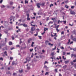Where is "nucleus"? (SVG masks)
Returning <instances> with one entry per match:
<instances>
[{
  "label": "nucleus",
  "mask_w": 76,
  "mask_h": 76,
  "mask_svg": "<svg viewBox=\"0 0 76 76\" xmlns=\"http://www.w3.org/2000/svg\"><path fill=\"white\" fill-rule=\"evenodd\" d=\"M69 10H70V13L71 15H74L75 14H76L75 12L73 11H72V10L69 9Z\"/></svg>",
  "instance_id": "nucleus-1"
},
{
  "label": "nucleus",
  "mask_w": 76,
  "mask_h": 76,
  "mask_svg": "<svg viewBox=\"0 0 76 76\" xmlns=\"http://www.w3.org/2000/svg\"><path fill=\"white\" fill-rule=\"evenodd\" d=\"M17 64H18V63L17 62L15 63V61H12V66H14V65L16 66V65H17Z\"/></svg>",
  "instance_id": "nucleus-2"
},
{
  "label": "nucleus",
  "mask_w": 76,
  "mask_h": 76,
  "mask_svg": "<svg viewBox=\"0 0 76 76\" xmlns=\"http://www.w3.org/2000/svg\"><path fill=\"white\" fill-rule=\"evenodd\" d=\"M26 15L27 16V20H31V19L30 18H29V14H27Z\"/></svg>",
  "instance_id": "nucleus-3"
},
{
  "label": "nucleus",
  "mask_w": 76,
  "mask_h": 76,
  "mask_svg": "<svg viewBox=\"0 0 76 76\" xmlns=\"http://www.w3.org/2000/svg\"><path fill=\"white\" fill-rule=\"evenodd\" d=\"M37 7L38 8H40V3L37 4Z\"/></svg>",
  "instance_id": "nucleus-4"
},
{
  "label": "nucleus",
  "mask_w": 76,
  "mask_h": 76,
  "mask_svg": "<svg viewBox=\"0 0 76 76\" xmlns=\"http://www.w3.org/2000/svg\"><path fill=\"white\" fill-rule=\"evenodd\" d=\"M32 39H28V43H30V42H31V41H32Z\"/></svg>",
  "instance_id": "nucleus-5"
},
{
  "label": "nucleus",
  "mask_w": 76,
  "mask_h": 76,
  "mask_svg": "<svg viewBox=\"0 0 76 76\" xmlns=\"http://www.w3.org/2000/svg\"><path fill=\"white\" fill-rule=\"evenodd\" d=\"M44 68L46 69V70H48V67L47 66H46L45 65L44 66Z\"/></svg>",
  "instance_id": "nucleus-6"
},
{
  "label": "nucleus",
  "mask_w": 76,
  "mask_h": 76,
  "mask_svg": "<svg viewBox=\"0 0 76 76\" xmlns=\"http://www.w3.org/2000/svg\"><path fill=\"white\" fill-rule=\"evenodd\" d=\"M69 63V60H68L66 61H65V64H67V63Z\"/></svg>",
  "instance_id": "nucleus-7"
},
{
  "label": "nucleus",
  "mask_w": 76,
  "mask_h": 76,
  "mask_svg": "<svg viewBox=\"0 0 76 76\" xmlns=\"http://www.w3.org/2000/svg\"><path fill=\"white\" fill-rule=\"evenodd\" d=\"M44 4H45V3H43L42 4L40 3V6H44Z\"/></svg>",
  "instance_id": "nucleus-8"
},
{
  "label": "nucleus",
  "mask_w": 76,
  "mask_h": 76,
  "mask_svg": "<svg viewBox=\"0 0 76 76\" xmlns=\"http://www.w3.org/2000/svg\"><path fill=\"white\" fill-rule=\"evenodd\" d=\"M35 30V28L34 27H32L31 29V31H34Z\"/></svg>",
  "instance_id": "nucleus-9"
},
{
  "label": "nucleus",
  "mask_w": 76,
  "mask_h": 76,
  "mask_svg": "<svg viewBox=\"0 0 76 76\" xmlns=\"http://www.w3.org/2000/svg\"><path fill=\"white\" fill-rule=\"evenodd\" d=\"M67 65H65V66H64L63 67V69H66L67 68Z\"/></svg>",
  "instance_id": "nucleus-10"
},
{
  "label": "nucleus",
  "mask_w": 76,
  "mask_h": 76,
  "mask_svg": "<svg viewBox=\"0 0 76 76\" xmlns=\"http://www.w3.org/2000/svg\"><path fill=\"white\" fill-rule=\"evenodd\" d=\"M72 39L73 41H74L76 42V38H72Z\"/></svg>",
  "instance_id": "nucleus-11"
},
{
  "label": "nucleus",
  "mask_w": 76,
  "mask_h": 76,
  "mask_svg": "<svg viewBox=\"0 0 76 76\" xmlns=\"http://www.w3.org/2000/svg\"><path fill=\"white\" fill-rule=\"evenodd\" d=\"M9 45H12L13 44V43L12 42H10L9 43Z\"/></svg>",
  "instance_id": "nucleus-12"
},
{
  "label": "nucleus",
  "mask_w": 76,
  "mask_h": 76,
  "mask_svg": "<svg viewBox=\"0 0 76 76\" xmlns=\"http://www.w3.org/2000/svg\"><path fill=\"white\" fill-rule=\"evenodd\" d=\"M59 26H60V25H58V26H55V28H56V29H57H57H58V28L59 27Z\"/></svg>",
  "instance_id": "nucleus-13"
},
{
  "label": "nucleus",
  "mask_w": 76,
  "mask_h": 76,
  "mask_svg": "<svg viewBox=\"0 0 76 76\" xmlns=\"http://www.w3.org/2000/svg\"><path fill=\"white\" fill-rule=\"evenodd\" d=\"M19 72H20V73H22V72H23V69H21V70H19Z\"/></svg>",
  "instance_id": "nucleus-14"
},
{
  "label": "nucleus",
  "mask_w": 76,
  "mask_h": 76,
  "mask_svg": "<svg viewBox=\"0 0 76 76\" xmlns=\"http://www.w3.org/2000/svg\"><path fill=\"white\" fill-rule=\"evenodd\" d=\"M4 54H5L6 56H7V52L6 51H5V52L4 53Z\"/></svg>",
  "instance_id": "nucleus-15"
},
{
  "label": "nucleus",
  "mask_w": 76,
  "mask_h": 76,
  "mask_svg": "<svg viewBox=\"0 0 76 76\" xmlns=\"http://www.w3.org/2000/svg\"><path fill=\"white\" fill-rule=\"evenodd\" d=\"M65 7L66 9H68L69 8V6H67V5H65Z\"/></svg>",
  "instance_id": "nucleus-16"
},
{
  "label": "nucleus",
  "mask_w": 76,
  "mask_h": 76,
  "mask_svg": "<svg viewBox=\"0 0 76 76\" xmlns=\"http://www.w3.org/2000/svg\"><path fill=\"white\" fill-rule=\"evenodd\" d=\"M23 26L24 27H28V26H27V25L25 24H23Z\"/></svg>",
  "instance_id": "nucleus-17"
},
{
  "label": "nucleus",
  "mask_w": 76,
  "mask_h": 76,
  "mask_svg": "<svg viewBox=\"0 0 76 76\" xmlns=\"http://www.w3.org/2000/svg\"><path fill=\"white\" fill-rule=\"evenodd\" d=\"M48 45H51V46H53V44H51L50 43H49Z\"/></svg>",
  "instance_id": "nucleus-18"
},
{
  "label": "nucleus",
  "mask_w": 76,
  "mask_h": 76,
  "mask_svg": "<svg viewBox=\"0 0 76 76\" xmlns=\"http://www.w3.org/2000/svg\"><path fill=\"white\" fill-rule=\"evenodd\" d=\"M44 30V31H47V30H48V28H45Z\"/></svg>",
  "instance_id": "nucleus-19"
},
{
  "label": "nucleus",
  "mask_w": 76,
  "mask_h": 76,
  "mask_svg": "<svg viewBox=\"0 0 76 76\" xmlns=\"http://www.w3.org/2000/svg\"><path fill=\"white\" fill-rule=\"evenodd\" d=\"M71 65H74V63H73V61H71L70 63Z\"/></svg>",
  "instance_id": "nucleus-20"
},
{
  "label": "nucleus",
  "mask_w": 76,
  "mask_h": 76,
  "mask_svg": "<svg viewBox=\"0 0 76 76\" xmlns=\"http://www.w3.org/2000/svg\"><path fill=\"white\" fill-rule=\"evenodd\" d=\"M38 37H39V39H42V37L41 36H38Z\"/></svg>",
  "instance_id": "nucleus-21"
},
{
  "label": "nucleus",
  "mask_w": 76,
  "mask_h": 76,
  "mask_svg": "<svg viewBox=\"0 0 76 76\" xmlns=\"http://www.w3.org/2000/svg\"><path fill=\"white\" fill-rule=\"evenodd\" d=\"M51 55L52 57H53L54 56V53H51Z\"/></svg>",
  "instance_id": "nucleus-22"
},
{
  "label": "nucleus",
  "mask_w": 76,
  "mask_h": 76,
  "mask_svg": "<svg viewBox=\"0 0 76 76\" xmlns=\"http://www.w3.org/2000/svg\"><path fill=\"white\" fill-rule=\"evenodd\" d=\"M25 4H26V3H28V1L27 0H25Z\"/></svg>",
  "instance_id": "nucleus-23"
},
{
  "label": "nucleus",
  "mask_w": 76,
  "mask_h": 76,
  "mask_svg": "<svg viewBox=\"0 0 76 76\" xmlns=\"http://www.w3.org/2000/svg\"><path fill=\"white\" fill-rule=\"evenodd\" d=\"M27 69L28 70H30V69H31V68L29 66H28L27 67Z\"/></svg>",
  "instance_id": "nucleus-24"
},
{
  "label": "nucleus",
  "mask_w": 76,
  "mask_h": 76,
  "mask_svg": "<svg viewBox=\"0 0 76 76\" xmlns=\"http://www.w3.org/2000/svg\"><path fill=\"white\" fill-rule=\"evenodd\" d=\"M70 42V40L69 39L68 40V42H67V44H69Z\"/></svg>",
  "instance_id": "nucleus-25"
},
{
  "label": "nucleus",
  "mask_w": 76,
  "mask_h": 76,
  "mask_svg": "<svg viewBox=\"0 0 76 76\" xmlns=\"http://www.w3.org/2000/svg\"><path fill=\"white\" fill-rule=\"evenodd\" d=\"M53 5H54V4H50V7H52V6H53Z\"/></svg>",
  "instance_id": "nucleus-26"
},
{
  "label": "nucleus",
  "mask_w": 76,
  "mask_h": 76,
  "mask_svg": "<svg viewBox=\"0 0 76 76\" xmlns=\"http://www.w3.org/2000/svg\"><path fill=\"white\" fill-rule=\"evenodd\" d=\"M49 74V72H46V73L45 74V75H48Z\"/></svg>",
  "instance_id": "nucleus-27"
},
{
  "label": "nucleus",
  "mask_w": 76,
  "mask_h": 76,
  "mask_svg": "<svg viewBox=\"0 0 76 76\" xmlns=\"http://www.w3.org/2000/svg\"><path fill=\"white\" fill-rule=\"evenodd\" d=\"M10 60H13V57H10Z\"/></svg>",
  "instance_id": "nucleus-28"
},
{
  "label": "nucleus",
  "mask_w": 76,
  "mask_h": 76,
  "mask_svg": "<svg viewBox=\"0 0 76 76\" xmlns=\"http://www.w3.org/2000/svg\"><path fill=\"white\" fill-rule=\"evenodd\" d=\"M63 22H64V24H66V21H63Z\"/></svg>",
  "instance_id": "nucleus-29"
},
{
  "label": "nucleus",
  "mask_w": 76,
  "mask_h": 76,
  "mask_svg": "<svg viewBox=\"0 0 76 76\" xmlns=\"http://www.w3.org/2000/svg\"><path fill=\"white\" fill-rule=\"evenodd\" d=\"M73 33L74 34H75V35H76V31H75V30H74L73 31Z\"/></svg>",
  "instance_id": "nucleus-30"
},
{
  "label": "nucleus",
  "mask_w": 76,
  "mask_h": 76,
  "mask_svg": "<svg viewBox=\"0 0 76 76\" xmlns=\"http://www.w3.org/2000/svg\"><path fill=\"white\" fill-rule=\"evenodd\" d=\"M13 2H10V5H12L13 4Z\"/></svg>",
  "instance_id": "nucleus-31"
},
{
  "label": "nucleus",
  "mask_w": 76,
  "mask_h": 76,
  "mask_svg": "<svg viewBox=\"0 0 76 76\" xmlns=\"http://www.w3.org/2000/svg\"><path fill=\"white\" fill-rule=\"evenodd\" d=\"M46 63H48V62H47V61H45V62L44 64L45 65L46 64Z\"/></svg>",
  "instance_id": "nucleus-32"
},
{
  "label": "nucleus",
  "mask_w": 76,
  "mask_h": 76,
  "mask_svg": "<svg viewBox=\"0 0 76 76\" xmlns=\"http://www.w3.org/2000/svg\"><path fill=\"white\" fill-rule=\"evenodd\" d=\"M55 72L56 73H57V69H55Z\"/></svg>",
  "instance_id": "nucleus-33"
},
{
  "label": "nucleus",
  "mask_w": 76,
  "mask_h": 76,
  "mask_svg": "<svg viewBox=\"0 0 76 76\" xmlns=\"http://www.w3.org/2000/svg\"><path fill=\"white\" fill-rule=\"evenodd\" d=\"M56 46H55V48L52 49L53 50H56Z\"/></svg>",
  "instance_id": "nucleus-34"
},
{
  "label": "nucleus",
  "mask_w": 76,
  "mask_h": 76,
  "mask_svg": "<svg viewBox=\"0 0 76 76\" xmlns=\"http://www.w3.org/2000/svg\"><path fill=\"white\" fill-rule=\"evenodd\" d=\"M0 60H2V61H3V58H0Z\"/></svg>",
  "instance_id": "nucleus-35"
},
{
  "label": "nucleus",
  "mask_w": 76,
  "mask_h": 76,
  "mask_svg": "<svg viewBox=\"0 0 76 76\" xmlns=\"http://www.w3.org/2000/svg\"><path fill=\"white\" fill-rule=\"evenodd\" d=\"M73 50L74 51H76V48H75L73 49Z\"/></svg>",
  "instance_id": "nucleus-36"
},
{
  "label": "nucleus",
  "mask_w": 76,
  "mask_h": 76,
  "mask_svg": "<svg viewBox=\"0 0 76 76\" xmlns=\"http://www.w3.org/2000/svg\"><path fill=\"white\" fill-rule=\"evenodd\" d=\"M16 17H17V18H18L19 17V15L18 14H16Z\"/></svg>",
  "instance_id": "nucleus-37"
},
{
  "label": "nucleus",
  "mask_w": 76,
  "mask_h": 76,
  "mask_svg": "<svg viewBox=\"0 0 76 76\" xmlns=\"http://www.w3.org/2000/svg\"><path fill=\"white\" fill-rule=\"evenodd\" d=\"M64 34V31H62L61 32V34L63 35Z\"/></svg>",
  "instance_id": "nucleus-38"
},
{
  "label": "nucleus",
  "mask_w": 76,
  "mask_h": 76,
  "mask_svg": "<svg viewBox=\"0 0 76 76\" xmlns=\"http://www.w3.org/2000/svg\"><path fill=\"white\" fill-rule=\"evenodd\" d=\"M56 30L57 31V32H58V31H59V30H58V28H56Z\"/></svg>",
  "instance_id": "nucleus-39"
},
{
  "label": "nucleus",
  "mask_w": 76,
  "mask_h": 76,
  "mask_svg": "<svg viewBox=\"0 0 76 76\" xmlns=\"http://www.w3.org/2000/svg\"><path fill=\"white\" fill-rule=\"evenodd\" d=\"M61 49H63V50L64 49V47H63L62 46H61Z\"/></svg>",
  "instance_id": "nucleus-40"
},
{
  "label": "nucleus",
  "mask_w": 76,
  "mask_h": 76,
  "mask_svg": "<svg viewBox=\"0 0 76 76\" xmlns=\"http://www.w3.org/2000/svg\"><path fill=\"white\" fill-rule=\"evenodd\" d=\"M60 20H58V24H59V23H60Z\"/></svg>",
  "instance_id": "nucleus-41"
},
{
  "label": "nucleus",
  "mask_w": 76,
  "mask_h": 76,
  "mask_svg": "<svg viewBox=\"0 0 76 76\" xmlns=\"http://www.w3.org/2000/svg\"><path fill=\"white\" fill-rule=\"evenodd\" d=\"M73 62H74V63H76V59L75 60H74L73 61Z\"/></svg>",
  "instance_id": "nucleus-42"
},
{
  "label": "nucleus",
  "mask_w": 76,
  "mask_h": 76,
  "mask_svg": "<svg viewBox=\"0 0 76 76\" xmlns=\"http://www.w3.org/2000/svg\"><path fill=\"white\" fill-rule=\"evenodd\" d=\"M73 56H74V54H71V57H73Z\"/></svg>",
  "instance_id": "nucleus-43"
},
{
  "label": "nucleus",
  "mask_w": 76,
  "mask_h": 76,
  "mask_svg": "<svg viewBox=\"0 0 76 76\" xmlns=\"http://www.w3.org/2000/svg\"><path fill=\"white\" fill-rule=\"evenodd\" d=\"M16 75V73H13V76H15V75Z\"/></svg>",
  "instance_id": "nucleus-44"
},
{
  "label": "nucleus",
  "mask_w": 76,
  "mask_h": 76,
  "mask_svg": "<svg viewBox=\"0 0 76 76\" xmlns=\"http://www.w3.org/2000/svg\"><path fill=\"white\" fill-rule=\"evenodd\" d=\"M75 7V6H71V9H73Z\"/></svg>",
  "instance_id": "nucleus-45"
},
{
  "label": "nucleus",
  "mask_w": 76,
  "mask_h": 76,
  "mask_svg": "<svg viewBox=\"0 0 76 76\" xmlns=\"http://www.w3.org/2000/svg\"><path fill=\"white\" fill-rule=\"evenodd\" d=\"M74 66L75 67V69H76V64H74Z\"/></svg>",
  "instance_id": "nucleus-46"
},
{
  "label": "nucleus",
  "mask_w": 76,
  "mask_h": 76,
  "mask_svg": "<svg viewBox=\"0 0 76 76\" xmlns=\"http://www.w3.org/2000/svg\"><path fill=\"white\" fill-rule=\"evenodd\" d=\"M12 40H14V39H15V38H14V37L13 36H12Z\"/></svg>",
  "instance_id": "nucleus-47"
},
{
  "label": "nucleus",
  "mask_w": 76,
  "mask_h": 76,
  "mask_svg": "<svg viewBox=\"0 0 76 76\" xmlns=\"http://www.w3.org/2000/svg\"><path fill=\"white\" fill-rule=\"evenodd\" d=\"M63 55H64H64H65V54H66V52H63Z\"/></svg>",
  "instance_id": "nucleus-48"
},
{
  "label": "nucleus",
  "mask_w": 76,
  "mask_h": 76,
  "mask_svg": "<svg viewBox=\"0 0 76 76\" xmlns=\"http://www.w3.org/2000/svg\"><path fill=\"white\" fill-rule=\"evenodd\" d=\"M49 23H53V22L52 21H50L49 22Z\"/></svg>",
  "instance_id": "nucleus-49"
},
{
  "label": "nucleus",
  "mask_w": 76,
  "mask_h": 76,
  "mask_svg": "<svg viewBox=\"0 0 76 76\" xmlns=\"http://www.w3.org/2000/svg\"><path fill=\"white\" fill-rule=\"evenodd\" d=\"M2 6L3 7H6V6H4V5H2Z\"/></svg>",
  "instance_id": "nucleus-50"
},
{
  "label": "nucleus",
  "mask_w": 76,
  "mask_h": 76,
  "mask_svg": "<svg viewBox=\"0 0 76 76\" xmlns=\"http://www.w3.org/2000/svg\"><path fill=\"white\" fill-rule=\"evenodd\" d=\"M30 51L31 52H32V51H33V49H30Z\"/></svg>",
  "instance_id": "nucleus-51"
},
{
  "label": "nucleus",
  "mask_w": 76,
  "mask_h": 76,
  "mask_svg": "<svg viewBox=\"0 0 76 76\" xmlns=\"http://www.w3.org/2000/svg\"><path fill=\"white\" fill-rule=\"evenodd\" d=\"M7 8H9V7H10V6H9V5H7Z\"/></svg>",
  "instance_id": "nucleus-52"
},
{
  "label": "nucleus",
  "mask_w": 76,
  "mask_h": 76,
  "mask_svg": "<svg viewBox=\"0 0 76 76\" xmlns=\"http://www.w3.org/2000/svg\"><path fill=\"white\" fill-rule=\"evenodd\" d=\"M36 57L37 58H39V56H36Z\"/></svg>",
  "instance_id": "nucleus-53"
},
{
  "label": "nucleus",
  "mask_w": 76,
  "mask_h": 76,
  "mask_svg": "<svg viewBox=\"0 0 76 76\" xmlns=\"http://www.w3.org/2000/svg\"><path fill=\"white\" fill-rule=\"evenodd\" d=\"M44 34H45V31H44L43 32V33H42V35H44Z\"/></svg>",
  "instance_id": "nucleus-54"
},
{
  "label": "nucleus",
  "mask_w": 76,
  "mask_h": 76,
  "mask_svg": "<svg viewBox=\"0 0 76 76\" xmlns=\"http://www.w3.org/2000/svg\"><path fill=\"white\" fill-rule=\"evenodd\" d=\"M47 20H49V18L48 17L46 19Z\"/></svg>",
  "instance_id": "nucleus-55"
},
{
  "label": "nucleus",
  "mask_w": 76,
  "mask_h": 76,
  "mask_svg": "<svg viewBox=\"0 0 76 76\" xmlns=\"http://www.w3.org/2000/svg\"><path fill=\"white\" fill-rule=\"evenodd\" d=\"M70 53H66V54H67V55H70Z\"/></svg>",
  "instance_id": "nucleus-56"
},
{
  "label": "nucleus",
  "mask_w": 76,
  "mask_h": 76,
  "mask_svg": "<svg viewBox=\"0 0 76 76\" xmlns=\"http://www.w3.org/2000/svg\"><path fill=\"white\" fill-rule=\"evenodd\" d=\"M3 2V0H1L0 1V3H1Z\"/></svg>",
  "instance_id": "nucleus-57"
},
{
  "label": "nucleus",
  "mask_w": 76,
  "mask_h": 76,
  "mask_svg": "<svg viewBox=\"0 0 76 76\" xmlns=\"http://www.w3.org/2000/svg\"><path fill=\"white\" fill-rule=\"evenodd\" d=\"M60 50H58V51H57V53H60Z\"/></svg>",
  "instance_id": "nucleus-58"
},
{
  "label": "nucleus",
  "mask_w": 76,
  "mask_h": 76,
  "mask_svg": "<svg viewBox=\"0 0 76 76\" xmlns=\"http://www.w3.org/2000/svg\"><path fill=\"white\" fill-rule=\"evenodd\" d=\"M5 42H7V38H5Z\"/></svg>",
  "instance_id": "nucleus-59"
},
{
  "label": "nucleus",
  "mask_w": 76,
  "mask_h": 76,
  "mask_svg": "<svg viewBox=\"0 0 76 76\" xmlns=\"http://www.w3.org/2000/svg\"><path fill=\"white\" fill-rule=\"evenodd\" d=\"M16 46L18 47H20V46L19 45H17Z\"/></svg>",
  "instance_id": "nucleus-60"
},
{
  "label": "nucleus",
  "mask_w": 76,
  "mask_h": 76,
  "mask_svg": "<svg viewBox=\"0 0 76 76\" xmlns=\"http://www.w3.org/2000/svg\"><path fill=\"white\" fill-rule=\"evenodd\" d=\"M42 53H44L45 52V51H44V50H42Z\"/></svg>",
  "instance_id": "nucleus-61"
},
{
  "label": "nucleus",
  "mask_w": 76,
  "mask_h": 76,
  "mask_svg": "<svg viewBox=\"0 0 76 76\" xmlns=\"http://www.w3.org/2000/svg\"><path fill=\"white\" fill-rule=\"evenodd\" d=\"M74 56L76 58V54L74 55Z\"/></svg>",
  "instance_id": "nucleus-62"
},
{
  "label": "nucleus",
  "mask_w": 76,
  "mask_h": 76,
  "mask_svg": "<svg viewBox=\"0 0 76 76\" xmlns=\"http://www.w3.org/2000/svg\"><path fill=\"white\" fill-rule=\"evenodd\" d=\"M26 31H29V29H28V28L26 29Z\"/></svg>",
  "instance_id": "nucleus-63"
},
{
  "label": "nucleus",
  "mask_w": 76,
  "mask_h": 76,
  "mask_svg": "<svg viewBox=\"0 0 76 76\" xmlns=\"http://www.w3.org/2000/svg\"><path fill=\"white\" fill-rule=\"evenodd\" d=\"M59 76H62L61 75V74H59Z\"/></svg>",
  "instance_id": "nucleus-64"
}]
</instances>
